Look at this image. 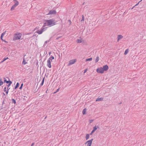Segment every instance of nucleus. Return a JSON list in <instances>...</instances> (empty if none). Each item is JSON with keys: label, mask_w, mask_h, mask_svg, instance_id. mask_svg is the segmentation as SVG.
<instances>
[{"label": "nucleus", "mask_w": 146, "mask_h": 146, "mask_svg": "<svg viewBox=\"0 0 146 146\" xmlns=\"http://www.w3.org/2000/svg\"><path fill=\"white\" fill-rule=\"evenodd\" d=\"M55 24V22L53 19L46 20L44 23L43 27L46 26L51 27L54 25Z\"/></svg>", "instance_id": "obj_1"}, {"label": "nucleus", "mask_w": 146, "mask_h": 146, "mask_svg": "<svg viewBox=\"0 0 146 146\" xmlns=\"http://www.w3.org/2000/svg\"><path fill=\"white\" fill-rule=\"evenodd\" d=\"M22 35L21 33H17L15 34L13 37V40H19L21 38Z\"/></svg>", "instance_id": "obj_2"}, {"label": "nucleus", "mask_w": 146, "mask_h": 146, "mask_svg": "<svg viewBox=\"0 0 146 146\" xmlns=\"http://www.w3.org/2000/svg\"><path fill=\"white\" fill-rule=\"evenodd\" d=\"M54 59V57L53 56H51L47 60V65L49 68L51 67V63L52 62V60Z\"/></svg>", "instance_id": "obj_3"}, {"label": "nucleus", "mask_w": 146, "mask_h": 146, "mask_svg": "<svg viewBox=\"0 0 146 146\" xmlns=\"http://www.w3.org/2000/svg\"><path fill=\"white\" fill-rule=\"evenodd\" d=\"M13 2L14 4L13 5L11 8V11L15 9V8L17 7L19 4V3L17 0H14Z\"/></svg>", "instance_id": "obj_4"}, {"label": "nucleus", "mask_w": 146, "mask_h": 146, "mask_svg": "<svg viewBox=\"0 0 146 146\" xmlns=\"http://www.w3.org/2000/svg\"><path fill=\"white\" fill-rule=\"evenodd\" d=\"M102 68H103L102 70L103 73H104L105 72L107 71L109 69L108 66L107 65L103 66Z\"/></svg>", "instance_id": "obj_5"}, {"label": "nucleus", "mask_w": 146, "mask_h": 146, "mask_svg": "<svg viewBox=\"0 0 146 146\" xmlns=\"http://www.w3.org/2000/svg\"><path fill=\"white\" fill-rule=\"evenodd\" d=\"M103 68L102 67H100L97 68L96 70V72L99 74H103Z\"/></svg>", "instance_id": "obj_6"}, {"label": "nucleus", "mask_w": 146, "mask_h": 146, "mask_svg": "<svg viewBox=\"0 0 146 146\" xmlns=\"http://www.w3.org/2000/svg\"><path fill=\"white\" fill-rule=\"evenodd\" d=\"M44 31L45 28L42 27L40 30H37L36 33L40 35Z\"/></svg>", "instance_id": "obj_7"}, {"label": "nucleus", "mask_w": 146, "mask_h": 146, "mask_svg": "<svg viewBox=\"0 0 146 146\" xmlns=\"http://www.w3.org/2000/svg\"><path fill=\"white\" fill-rule=\"evenodd\" d=\"M76 59H72L71 60H70L69 61V63L68 64V65L70 66L71 65H72V64H74L75 62H76Z\"/></svg>", "instance_id": "obj_8"}, {"label": "nucleus", "mask_w": 146, "mask_h": 146, "mask_svg": "<svg viewBox=\"0 0 146 146\" xmlns=\"http://www.w3.org/2000/svg\"><path fill=\"white\" fill-rule=\"evenodd\" d=\"M93 140V139H91L88 141L85 144H86L87 143V146H91L92 141Z\"/></svg>", "instance_id": "obj_9"}, {"label": "nucleus", "mask_w": 146, "mask_h": 146, "mask_svg": "<svg viewBox=\"0 0 146 146\" xmlns=\"http://www.w3.org/2000/svg\"><path fill=\"white\" fill-rule=\"evenodd\" d=\"M56 13V11L55 10H52L50 11L48 14V15L50 14H55Z\"/></svg>", "instance_id": "obj_10"}, {"label": "nucleus", "mask_w": 146, "mask_h": 146, "mask_svg": "<svg viewBox=\"0 0 146 146\" xmlns=\"http://www.w3.org/2000/svg\"><path fill=\"white\" fill-rule=\"evenodd\" d=\"M83 40L82 38L80 37L79 38L77 39L76 40V42L78 43H80L82 42Z\"/></svg>", "instance_id": "obj_11"}, {"label": "nucleus", "mask_w": 146, "mask_h": 146, "mask_svg": "<svg viewBox=\"0 0 146 146\" xmlns=\"http://www.w3.org/2000/svg\"><path fill=\"white\" fill-rule=\"evenodd\" d=\"M4 82L5 83H6L7 84H9L8 85V87H9L10 86V85L12 83V82L11 81H7V80H4Z\"/></svg>", "instance_id": "obj_12"}, {"label": "nucleus", "mask_w": 146, "mask_h": 146, "mask_svg": "<svg viewBox=\"0 0 146 146\" xmlns=\"http://www.w3.org/2000/svg\"><path fill=\"white\" fill-rule=\"evenodd\" d=\"M27 61L28 60H27L25 59V58H24L23 59V61L22 62V64L23 65H25L27 63Z\"/></svg>", "instance_id": "obj_13"}, {"label": "nucleus", "mask_w": 146, "mask_h": 146, "mask_svg": "<svg viewBox=\"0 0 146 146\" xmlns=\"http://www.w3.org/2000/svg\"><path fill=\"white\" fill-rule=\"evenodd\" d=\"M123 38V36L121 35H119L117 36V40L118 41H119V40L121 39L122 38Z\"/></svg>", "instance_id": "obj_14"}, {"label": "nucleus", "mask_w": 146, "mask_h": 146, "mask_svg": "<svg viewBox=\"0 0 146 146\" xmlns=\"http://www.w3.org/2000/svg\"><path fill=\"white\" fill-rule=\"evenodd\" d=\"M103 99V98H98L96 100V101H102Z\"/></svg>", "instance_id": "obj_15"}, {"label": "nucleus", "mask_w": 146, "mask_h": 146, "mask_svg": "<svg viewBox=\"0 0 146 146\" xmlns=\"http://www.w3.org/2000/svg\"><path fill=\"white\" fill-rule=\"evenodd\" d=\"M97 128H99V126H97V127L96 126V125L93 127V130H94V131H95L97 129Z\"/></svg>", "instance_id": "obj_16"}, {"label": "nucleus", "mask_w": 146, "mask_h": 146, "mask_svg": "<svg viewBox=\"0 0 146 146\" xmlns=\"http://www.w3.org/2000/svg\"><path fill=\"white\" fill-rule=\"evenodd\" d=\"M87 110V109L86 108L84 109L82 111V114L83 115H85L86 114V112Z\"/></svg>", "instance_id": "obj_17"}, {"label": "nucleus", "mask_w": 146, "mask_h": 146, "mask_svg": "<svg viewBox=\"0 0 146 146\" xmlns=\"http://www.w3.org/2000/svg\"><path fill=\"white\" fill-rule=\"evenodd\" d=\"M2 80V78H0V86H2L3 84V82Z\"/></svg>", "instance_id": "obj_18"}, {"label": "nucleus", "mask_w": 146, "mask_h": 146, "mask_svg": "<svg viewBox=\"0 0 146 146\" xmlns=\"http://www.w3.org/2000/svg\"><path fill=\"white\" fill-rule=\"evenodd\" d=\"M89 136H90V135L88 134H86V140H88L89 137Z\"/></svg>", "instance_id": "obj_19"}, {"label": "nucleus", "mask_w": 146, "mask_h": 146, "mask_svg": "<svg viewBox=\"0 0 146 146\" xmlns=\"http://www.w3.org/2000/svg\"><path fill=\"white\" fill-rule=\"evenodd\" d=\"M99 60V58L98 56H97L95 59V62L96 63L97 62H98Z\"/></svg>", "instance_id": "obj_20"}, {"label": "nucleus", "mask_w": 146, "mask_h": 146, "mask_svg": "<svg viewBox=\"0 0 146 146\" xmlns=\"http://www.w3.org/2000/svg\"><path fill=\"white\" fill-rule=\"evenodd\" d=\"M44 78L43 79V80H42V82L40 84V86H42L44 84Z\"/></svg>", "instance_id": "obj_21"}, {"label": "nucleus", "mask_w": 146, "mask_h": 146, "mask_svg": "<svg viewBox=\"0 0 146 146\" xmlns=\"http://www.w3.org/2000/svg\"><path fill=\"white\" fill-rule=\"evenodd\" d=\"M128 52H129L128 49H126V50H125V52H124V54H125V55H126V54H127L128 53Z\"/></svg>", "instance_id": "obj_22"}, {"label": "nucleus", "mask_w": 146, "mask_h": 146, "mask_svg": "<svg viewBox=\"0 0 146 146\" xmlns=\"http://www.w3.org/2000/svg\"><path fill=\"white\" fill-rule=\"evenodd\" d=\"M92 58H87L86 59V61H91L92 60Z\"/></svg>", "instance_id": "obj_23"}, {"label": "nucleus", "mask_w": 146, "mask_h": 146, "mask_svg": "<svg viewBox=\"0 0 146 146\" xmlns=\"http://www.w3.org/2000/svg\"><path fill=\"white\" fill-rule=\"evenodd\" d=\"M12 103H14V104H15L16 103V100H14V99H12Z\"/></svg>", "instance_id": "obj_24"}, {"label": "nucleus", "mask_w": 146, "mask_h": 146, "mask_svg": "<svg viewBox=\"0 0 146 146\" xmlns=\"http://www.w3.org/2000/svg\"><path fill=\"white\" fill-rule=\"evenodd\" d=\"M19 83L18 82H17L15 87V89H16V88H17L19 86Z\"/></svg>", "instance_id": "obj_25"}, {"label": "nucleus", "mask_w": 146, "mask_h": 146, "mask_svg": "<svg viewBox=\"0 0 146 146\" xmlns=\"http://www.w3.org/2000/svg\"><path fill=\"white\" fill-rule=\"evenodd\" d=\"M8 57H7L6 58H5L2 61H1V62H4V61H5L7 59H8Z\"/></svg>", "instance_id": "obj_26"}, {"label": "nucleus", "mask_w": 146, "mask_h": 146, "mask_svg": "<svg viewBox=\"0 0 146 146\" xmlns=\"http://www.w3.org/2000/svg\"><path fill=\"white\" fill-rule=\"evenodd\" d=\"M84 16L83 15H82V18L81 20V21H84Z\"/></svg>", "instance_id": "obj_27"}, {"label": "nucleus", "mask_w": 146, "mask_h": 146, "mask_svg": "<svg viewBox=\"0 0 146 146\" xmlns=\"http://www.w3.org/2000/svg\"><path fill=\"white\" fill-rule=\"evenodd\" d=\"M6 32H5L3 33L2 34L1 36H4L5 35V34Z\"/></svg>", "instance_id": "obj_28"}, {"label": "nucleus", "mask_w": 146, "mask_h": 146, "mask_svg": "<svg viewBox=\"0 0 146 146\" xmlns=\"http://www.w3.org/2000/svg\"><path fill=\"white\" fill-rule=\"evenodd\" d=\"M88 71V69L87 68L86 69L84 70V73L85 74V73L86 72Z\"/></svg>", "instance_id": "obj_29"}, {"label": "nucleus", "mask_w": 146, "mask_h": 146, "mask_svg": "<svg viewBox=\"0 0 146 146\" xmlns=\"http://www.w3.org/2000/svg\"><path fill=\"white\" fill-rule=\"evenodd\" d=\"M94 131L92 130L91 132L90 133V135H92L93 133L94 132Z\"/></svg>", "instance_id": "obj_30"}, {"label": "nucleus", "mask_w": 146, "mask_h": 146, "mask_svg": "<svg viewBox=\"0 0 146 146\" xmlns=\"http://www.w3.org/2000/svg\"><path fill=\"white\" fill-rule=\"evenodd\" d=\"M93 121V120H92V119H91V120H89V122H90V123H92Z\"/></svg>", "instance_id": "obj_31"}, {"label": "nucleus", "mask_w": 146, "mask_h": 146, "mask_svg": "<svg viewBox=\"0 0 146 146\" xmlns=\"http://www.w3.org/2000/svg\"><path fill=\"white\" fill-rule=\"evenodd\" d=\"M23 85V84L22 83L21 84V86L20 87V88H19L20 89H21L22 88Z\"/></svg>", "instance_id": "obj_32"}, {"label": "nucleus", "mask_w": 146, "mask_h": 146, "mask_svg": "<svg viewBox=\"0 0 146 146\" xmlns=\"http://www.w3.org/2000/svg\"><path fill=\"white\" fill-rule=\"evenodd\" d=\"M3 36H1V39L3 41Z\"/></svg>", "instance_id": "obj_33"}, {"label": "nucleus", "mask_w": 146, "mask_h": 146, "mask_svg": "<svg viewBox=\"0 0 146 146\" xmlns=\"http://www.w3.org/2000/svg\"><path fill=\"white\" fill-rule=\"evenodd\" d=\"M4 91H6V87H5L4 88Z\"/></svg>", "instance_id": "obj_34"}, {"label": "nucleus", "mask_w": 146, "mask_h": 146, "mask_svg": "<svg viewBox=\"0 0 146 146\" xmlns=\"http://www.w3.org/2000/svg\"><path fill=\"white\" fill-rule=\"evenodd\" d=\"M34 144H35V143H33L31 145V146H33V145H34Z\"/></svg>", "instance_id": "obj_35"}, {"label": "nucleus", "mask_w": 146, "mask_h": 146, "mask_svg": "<svg viewBox=\"0 0 146 146\" xmlns=\"http://www.w3.org/2000/svg\"><path fill=\"white\" fill-rule=\"evenodd\" d=\"M68 21L69 22V23H70V24H71V21H70V20H68Z\"/></svg>", "instance_id": "obj_36"}, {"label": "nucleus", "mask_w": 146, "mask_h": 146, "mask_svg": "<svg viewBox=\"0 0 146 146\" xmlns=\"http://www.w3.org/2000/svg\"><path fill=\"white\" fill-rule=\"evenodd\" d=\"M139 3H139H138L137 4H136V5H135V6L137 5Z\"/></svg>", "instance_id": "obj_37"}, {"label": "nucleus", "mask_w": 146, "mask_h": 146, "mask_svg": "<svg viewBox=\"0 0 146 146\" xmlns=\"http://www.w3.org/2000/svg\"><path fill=\"white\" fill-rule=\"evenodd\" d=\"M57 92H54V93H53V94H54L56 93Z\"/></svg>", "instance_id": "obj_38"}, {"label": "nucleus", "mask_w": 146, "mask_h": 146, "mask_svg": "<svg viewBox=\"0 0 146 146\" xmlns=\"http://www.w3.org/2000/svg\"><path fill=\"white\" fill-rule=\"evenodd\" d=\"M59 89H58L56 91H59Z\"/></svg>", "instance_id": "obj_39"}, {"label": "nucleus", "mask_w": 146, "mask_h": 146, "mask_svg": "<svg viewBox=\"0 0 146 146\" xmlns=\"http://www.w3.org/2000/svg\"><path fill=\"white\" fill-rule=\"evenodd\" d=\"M122 104V102H121L120 103H119V104Z\"/></svg>", "instance_id": "obj_40"}, {"label": "nucleus", "mask_w": 146, "mask_h": 146, "mask_svg": "<svg viewBox=\"0 0 146 146\" xmlns=\"http://www.w3.org/2000/svg\"><path fill=\"white\" fill-rule=\"evenodd\" d=\"M50 54H51V52H49V54L50 55Z\"/></svg>", "instance_id": "obj_41"}, {"label": "nucleus", "mask_w": 146, "mask_h": 146, "mask_svg": "<svg viewBox=\"0 0 146 146\" xmlns=\"http://www.w3.org/2000/svg\"><path fill=\"white\" fill-rule=\"evenodd\" d=\"M5 92L7 93V94H8V92Z\"/></svg>", "instance_id": "obj_42"}, {"label": "nucleus", "mask_w": 146, "mask_h": 146, "mask_svg": "<svg viewBox=\"0 0 146 146\" xmlns=\"http://www.w3.org/2000/svg\"><path fill=\"white\" fill-rule=\"evenodd\" d=\"M4 108V107H3V106H2V108Z\"/></svg>", "instance_id": "obj_43"}, {"label": "nucleus", "mask_w": 146, "mask_h": 146, "mask_svg": "<svg viewBox=\"0 0 146 146\" xmlns=\"http://www.w3.org/2000/svg\"><path fill=\"white\" fill-rule=\"evenodd\" d=\"M47 117V116H46L44 118L45 119Z\"/></svg>", "instance_id": "obj_44"}, {"label": "nucleus", "mask_w": 146, "mask_h": 146, "mask_svg": "<svg viewBox=\"0 0 146 146\" xmlns=\"http://www.w3.org/2000/svg\"><path fill=\"white\" fill-rule=\"evenodd\" d=\"M4 101H3V104L4 103Z\"/></svg>", "instance_id": "obj_45"}, {"label": "nucleus", "mask_w": 146, "mask_h": 146, "mask_svg": "<svg viewBox=\"0 0 146 146\" xmlns=\"http://www.w3.org/2000/svg\"><path fill=\"white\" fill-rule=\"evenodd\" d=\"M24 97H26V98H27V97L26 96H24Z\"/></svg>", "instance_id": "obj_46"}, {"label": "nucleus", "mask_w": 146, "mask_h": 146, "mask_svg": "<svg viewBox=\"0 0 146 146\" xmlns=\"http://www.w3.org/2000/svg\"><path fill=\"white\" fill-rule=\"evenodd\" d=\"M59 38V37L57 38H56V39H58Z\"/></svg>", "instance_id": "obj_47"}, {"label": "nucleus", "mask_w": 146, "mask_h": 146, "mask_svg": "<svg viewBox=\"0 0 146 146\" xmlns=\"http://www.w3.org/2000/svg\"><path fill=\"white\" fill-rule=\"evenodd\" d=\"M3 94H4V95H5V94L3 92Z\"/></svg>", "instance_id": "obj_48"}, {"label": "nucleus", "mask_w": 146, "mask_h": 146, "mask_svg": "<svg viewBox=\"0 0 146 146\" xmlns=\"http://www.w3.org/2000/svg\"><path fill=\"white\" fill-rule=\"evenodd\" d=\"M46 93H47V92H46Z\"/></svg>", "instance_id": "obj_49"}]
</instances>
